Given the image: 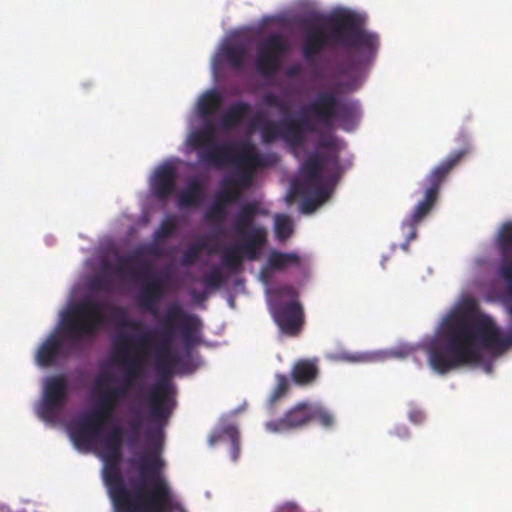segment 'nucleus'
<instances>
[{"instance_id":"f257e3e1","label":"nucleus","mask_w":512,"mask_h":512,"mask_svg":"<svg viewBox=\"0 0 512 512\" xmlns=\"http://www.w3.org/2000/svg\"><path fill=\"white\" fill-rule=\"evenodd\" d=\"M148 404L153 424L146 432L149 450L138 461V477L124 480L120 469L122 454L102 457L103 479L114 512H185L174 501L171 488L161 474L165 466L161 458L163 429L173 409L168 380H161L150 389Z\"/></svg>"},{"instance_id":"f03ea898","label":"nucleus","mask_w":512,"mask_h":512,"mask_svg":"<svg viewBox=\"0 0 512 512\" xmlns=\"http://www.w3.org/2000/svg\"><path fill=\"white\" fill-rule=\"evenodd\" d=\"M105 309L111 313L114 322L120 327L136 331L141 329L142 324L129 319L123 307L106 305L95 299L85 298L73 304L62 316L60 334L68 340V345L64 346L55 333L50 334L37 350L36 362L38 365L41 367L53 366L58 358L67 357L70 351L81 343L93 340L106 323L103 313Z\"/></svg>"},{"instance_id":"7ed1b4c3","label":"nucleus","mask_w":512,"mask_h":512,"mask_svg":"<svg viewBox=\"0 0 512 512\" xmlns=\"http://www.w3.org/2000/svg\"><path fill=\"white\" fill-rule=\"evenodd\" d=\"M328 30L310 27L302 43V55L313 61L330 46L341 47L347 54L348 70H356L369 64L375 57L379 39L366 31L361 19L353 12L338 11L327 18Z\"/></svg>"},{"instance_id":"20e7f679","label":"nucleus","mask_w":512,"mask_h":512,"mask_svg":"<svg viewBox=\"0 0 512 512\" xmlns=\"http://www.w3.org/2000/svg\"><path fill=\"white\" fill-rule=\"evenodd\" d=\"M162 255L161 248L155 244H145L136 247L127 256L118 258L114 269L122 276H129L133 281L142 283L137 294L138 305L156 315L158 306L165 293L164 279L155 274L152 264L143 260L144 256L159 258Z\"/></svg>"},{"instance_id":"39448f33","label":"nucleus","mask_w":512,"mask_h":512,"mask_svg":"<svg viewBox=\"0 0 512 512\" xmlns=\"http://www.w3.org/2000/svg\"><path fill=\"white\" fill-rule=\"evenodd\" d=\"M178 327L186 346L197 342L196 332L200 320L196 315L185 312L179 304H173L166 310L162 319V329L159 331L161 340L156 355V368L166 378L173 374L174 368L180 363L179 354L172 348L171 342Z\"/></svg>"},{"instance_id":"423d86ee","label":"nucleus","mask_w":512,"mask_h":512,"mask_svg":"<svg viewBox=\"0 0 512 512\" xmlns=\"http://www.w3.org/2000/svg\"><path fill=\"white\" fill-rule=\"evenodd\" d=\"M306 114L315 125L331 128L335 122L351 131L360 118L359 105L350 99H340L333 91L322 90L305 107Z\"/></svg>"},{"instance_id":"0eeeda50","label":"nucleus","mask_w":512,"mask_h":512,"mask_svg":"<svg viewBox=\"0 0 512 512\" xmlns=\"http://www.w3.org/2000/svg\"><path fill=\"white\" fill-rule=\"evenodd\" d=\"M470 151V146L465 145L460 150L451 152L423 179L421 185L424 197L416 204L409 219L403 223V226L410 230L408 240L416 237V225L432 211L439 198L440 188L447 176Z\"/></svg>"},{"instance_id":"6e6552de","label":"nucleus","mask_w":512,"mask_h":512,"mask_svg":"<svg viewBox=\"0 0 512 512\" xmlns=\"http://www.w3.org/2000/svg\"><path fill=\"white\" fill-rule=\"evenodd\" d=\"M150 344L148 333L132 335L118 334L112 342L114 359L124 368L123 384L127 392L134 386H139L143 380V364L145 353Z\"/></svg>"},{"instance_id":"1a4fd4ad","label":"nucleus","mask_w":512,"mask_h":512,"mask_svg":"<svg viewBox=\"0 0 512 512\" xmlns=\"http://www.w3.org/2000/svg\"><path fill=\"white\" fill-rule=\"evenodd\" d=\"M189 146L198 151L201 162L215 167H222L231 160V152L237 145L219 143L216 139V127L206 121L199 129L192 131L187 140Z\"/></svg>"},{"instance_id":"9d476101","label":"nucleus","mask_w":512,"mask_h":512,"mask_svg":"<svg viewBox=\"0 0 512 512\" xmlns=\"http://www.w3.org/2000/svg\"><path fill=\"white\" fill-rule=\"evenodd\" d=\"M289 51V45L283 35L270 34L257 47L255 67L265 77L273 76L281 66V62Z\"/></svg>"},{"instance_id":"9b49d317","label":"nucleus","mask_w":512,"mask_h":512,"mask_svg":"<svg viewBox=\"0 0 512 512\" xmlns=\"http://www.w3.org/2000/svg\"><path fill=\"white\" fill-rule=\"evenodd\" d=\"M235 150L238 151V155L234 158L231 156L229 162H233L241 168V171L235 178L224 179L222 187L238 189L240 193L241 189L248 188L251 185L254 170L258 167H264L266 163L263 156L256 152L254 146L250 143L237 145Z\"/></svg>"},{"instance_id":"f8f14e48","label":"nucleus","mask_w":512,"mask_h":512,"mask_svg":"<svg viewBox=\"0 0 512 512\" xmlns=\"http://www.w3.org/2000/svg\"><path fill=\"white\" fill-rule=\"evenodd\" d=\"M68 400V383L63 375L46 379L43 398L38 408L39 417L47 422H54Z\"/></svg>"},{"instance_id":"ddd939ff","label":"nucleus","mask_w":512,"mask_h":512,"mask_svg":"<svg viewBox=\"0 0 512 512\" xmlns=\"http://www.w3.org/2000/svg\"><path fill=\"white\" fill-rule=\"evenodd\" d=\"M111 423L96 411L81 416L70 427V436L79 449H88L100 437L103 429Z\"/></svg>"},{"instance_id":"4468645a","label":"nucleus","mask_w":512,"mask_h":512,"mask_svg":"<svg viewBox=\"0 0 512 512\" xmlns=\"http://www.w3.org/2000/svg\"><path fill=\"white\" fill-rule=\"evenodd\" d=\"M325 163L337 169L339 164L337 154L332 152L327 154L325 157H321L317 154L307 157L301 166V171L305 176V179L301 183L293 184L292 192L294 194H306L308 186H316L321 183L322 171Z\"/></svg>"},{"instance_id":"2eb2a0df","label":"nucleus","mask_w":512,"mask_h":512,"mask_svg":"<svg viewBox=\"0 0 512 512\" xmlns=\"http://www.w3.org/2000/svg\"><path fill=\"white\" fill-rule=\"evenodd\" d=\"M273 316L280 330L288 336H297L304 324L302 305L295 300L273 308Z\"/></svg>"},{"instance_id":"dca6fc26","label":"nucleus","mask_w":512,"mask_h":512,"mask_svg":"<svg viewBox=\"0 0 512 512\" xmlns=\"http://www.w3.org/2000/svg\"><path fill=\"white\" fill-rule=\"evenodd\" d=\"M309 423V404L301 402L286 411L282 417L267 421L265 428L271 433H283L300 429Z\"/></svg>"},{"instance_id":"f3484780","label":"nucleus","mask_w":512,"mask_h":512,"mask_svg":"<svg viewBox=\"0 0 512 512\" xmlns=\"http://www.w3.org/2000/svg\"><path fill=\"white\" fill-rule=\"evenodd\" d=\"M283 140L293 146L299 147L306 141L307 134L316 130V125L308 115L296 118H283Z\"/></svg>"},{"instance_id":"a211bd4d","label":"nucleus","mask_w":512,"mask_h":512,"mask_svg":"<svg viewBox=\"0 0 512 512\" xmlns=\"http://www.w3.org/2000/svg\"><path fill=\"white\" fill-rule=\"evenodd\" d=\"M266 214L267 211L263 209L260 203L256 200L243 204L233 219V228L235 233L238 236H244L246 235V232L253 227H260L259 225H254L255 218L258 215Z\"/></svg>"},{"instance_id":"6ab92c4d","label":"nucleus","mask_w":512,"mask_h":512,"mask_svg":"<svg viewBox=\"0 0 512 512\" xmlns=\"http://www.w3.org/2000/svg\"><path fill=\"white\" fill-rule=\"evenodd\" d=\"M127 392V387L111 386L106 388L97 401L96 411L98 414L107 419L111 424L114 422V413L117 405L123 400Z\"/></svg>"},{"instance_id":"aec40b11","label":"nucleus","mask_w":512,"mask_h":512,"mask_svg":"<svg viewBox=\"0 0 512 512\" xmlns=\"http://www.w3.org/2000/svg\"><path fill=\"white\" fill-rule=\"evenodd\" d=\"M176 185V170L171 165L160 166L154 173L151 188L159 200H166L173 193Z\"/></svg>"},{"instance_id":"412c9836","label":"nucleus","mask_w":512,"mask_h":512,"mask_svg":"<svg viewBox=\"0 0 512 512\" xmlns=\"http://www.w3.org/2000/svg\"><path fill=\"white\" fill-rule=\"evenodd\" d=\"M239 198L238 189L222 187L217 193L214 203L205 213V220L211 223H223L226 218V206L236 202Z\"/></svg>"},{"instance_id":"4be33fe9","label":"nucleus","mask_w":512,"mask_h":512,"mask_svg":"<svg viewBox=\"0 0 512 512\" xmlns=\"http://www.w3.org/2000/svg\"><path fill=\"white\" fill-rule=\"evenodd\" d=\"M242 243L237 244L242 254L249 261H256L259 258L261 248L267 242V231L265 227H253L246 235Z\"/></svg>"},{"instance_id":"5701e85b","label":"nucleus","mask_w":512,"mask_h":512,"mask_svg":"<svg viewBox=\"0 0 512 512\" xmlns=\"http://www.w3.org/2000/svg\"><path fill=\"white\" fill-rule=\"evenodd\" d=\"M318 373L319 369L315 360L301 359L294 364L291 377L293 382L298 385H308L316 380Z\"/></svg>"},{"instance_id":"b1692460","label":"nucleus","mask_w":512,"mask_h":512,"mask_svg":"<svg viewBox=\"0 0 512 512\" xmlns=\"http://www.w3.org/2000/svg\"><path fill=\"white\" fill-rule=\"evenodd\" d=\"M250 112V105L244 101L233 103L221 116L222 128L230 129L238 126Z\"/></svg>"},{"instance_id":"393cba45","label":"nucleus","mask_w":512,"mask_h":512,"mask_svg":"<svg viewBox=\"0 0 512 512\" xmlns=\"http://www.w3.org/2000/svg\"><path fill=\"white\" fill-rule=\"evenodd\" d=\"M223 97L217 90L205 92L198 100L197 108L203 119H208L217 113L222 105Z\"/></svg>"},{"instance_id":"a878e982","label":"nucleus","mask_w":512,"mask_h":512,"mask_svg":"<svg viewBox=\"0 0 512 512\" xmlns=\"http://www.w3.org/2000/svg\"><path fill=\"white\" fill-rule=\"evenodd\" d=\"M246 55L247 49L241 43L227 44L221 49L222 59L234 70L242 69Z\"/></svg>"},{"instance_id":"bb28decb","label":"nucleus","mask_w":512,"mask_h":512,"mask_svg":"<svg viewBox=\"0 0 512 512\" xmlns=\"http://www.w3.org/2000/svg\"><path fill=\"white\" fill-rule=\"evenodd\" d=\"M204 197V187L199 180L188 182L187 188L178 197L179 206L182 208L195 207L199 205Z\"/></svg>"},{"instance_id":"cd10ccee","label":"nucleus","mask_w":512,"mask_h":512,"mask_svg":"<svg viewBox=\"0 0 512 512\" xmlns=\"http://www.w3.org/2000/svg\"><path fill=\"white\" fill-rule=\"evenodd\" d=\"M300 257L294 252H270L267 258V266L271 270L282 271L290 266H298Z\"/></svg>"},{"instance_id":"c85d7f7f","label":"nucleus","mask_w":512,"mask_h":512,"mask_svg":"<svg viewBox=\"0 0 512 512\" xmlns=\"http://www.w3.org/2000/svg\"><path fill=\"white\" fill-rule=\"evenodd\" d=\"M244 259L237 244L226 248L221 257L222 265L233 273L241 271Z\"/></svg>"},{"instance_id":"c756f323","label":"nucleus","mask_w":512,"mask_h":512,"mask_svg":"<svg viewBox=\"0 0 512 512\" xmlns=\"http://www.w3.org/2000/svg\"><path fill=\"white\" fill-rule=\"evenodd\" d=\"M310 422L316 421L324 428H331L335 423L334 414L322 405L309 404Z\"/></svg>"},{"instance_id":"7c9ffc66","label":"nucleus","mask_w":512,"mask_h":512,"mask_svg":"<svg viewBox=\"0 0 512 512\" xmlns=\"http://www.w3.org/2000/svg\"><path fill=\"white\" fill-rule=\"evenodd\" d=\"M260 134L265 144H271L279 138L283 140L282 121H266L260 127Z\"/></svg>"},{"instance_id":"2f4dec72","label":"nucleus","mask_w":512,"mask_h":512,"mask_svg":"<svg viewBox=\"0 0 512 512\" xmlns=\"http://www.w3.org/2000/svg\"><path fill=\"white\" fill-rule=\"evenodd\" d=\"M293 233V223L291 218L285 214H277L275 216V234L276 237L284 241Z\"/></svg>"},{"instance_id":"473e14b6","label":"nucleus","mask_w":512,"mask_h":512,"mask_svg":"<svg viewBox=\"0 0 512 512\" xmlns=\"http://www.w3.org/2000/svg\"><path fill=\"white\" fill-rule=\"evenodd\" d=\"M205 249H207V243L205 241L193 243L183 252L181 264L183 266L193 265L199 258L200 253Z\"/></svg>"},{"instance_id":"72a5a7b5","label":"nucleus","mask_w":512,"mask_h":512,"mask_svg":"<svg viewBox=\"0 0 512 512\" xmlns=\"http://www.w3.org/2000/svg\"><path fill=\"white\" fill-rule=\"evenodd\" d=\"M201 282L207 289L217 290L224 284L225 277L219 267H214L202 276Z\"/></svg>"},{"instance_id":"f704fd0d","label":"nucleus","mask_w":512,"mask_h":512,"mask_svg":"<svg viewBox=\"0 0 512 512\" xmlns=\"http://www.w3.org/2000/svg\"><path fill=\"white\" fill-rule=\"evenodd\" d=\"M223 434L231 442L230 456L233 461H237L240 455V434L238 429L233 425L223 428Z\"/></svg>"},{"instance_id":"c9c22d12","label":"nucleus","mask_w":512,"mask_h":512,"mask_svg":"<svg viewBox=\"0 0 512 512\" xmlns=\"http://www.w3.org/2000/svg\"><path fill=\"white\" fill-rule=\"evenodd\" d=\"M178 224L175 216H170L163 220L159 228L154 233V240L160 241L172 236L177 230Z\"/></svg>"},{"instance_id":"e433bc0d","label":"nucleus","mask_w":512,"mask_h":512,"mask_svg":"<svg viewBox=\"0 0 512 512\" xmlns=\"http://www.w3.org/2000/svg\"><path fill=\"white\" fill-rule=\"evenodd\" d=\"M289 390V380L286 375H276V386L270 396L269 403L272 407L280 398H282Z\"/></svg>"},{"instance_id":"4c0bfd02","label":"nucleus","mask_w":512,"mask_h":512,"mask_svg":"<svg viewBox=\"0 0 512 512\" xmlns=\"http://www.w3.org/2000/svg\"><path fill=\"white\" fill-rule=\"evenodd\" d=\"M142 416L137 413L136 411H133V417L129 421V428L130 432L127 437V443L130 446L135 445L139 440V431L142 425Z\"/></svg>"},{"instance_id":"58836bf2","label":"nucleus","mask_w":512,"mask_h":512,"mask_svg":"<svg viewBox=\"0 0 512 512\" xmlns=\"http://www.w3.org/2000/svg\"><path fill=\"white\" fill-rule=\"evenodd\" d=\"M308 194L315 198L318 203H320V205L327 201L330 197L329 189L321 186V183L316 186H308Z\"/></svg>"},{"instance_id":"ea45409f","label":"nucleus","mask_w":512,"mask_h":512,"mask_svg":"<svg viewBox=\"0 0 512 512\" xmlns=\"http://www.w3.org/2000/svg\"><path fill=\"white\" fill-rule=\"evenodd\" d=\"M263 103L267 107L277 108L281 111H284L286 109L285 102L277 94L273 92H267L266 94H264Z\"/></svg>"},{"instance_id":"a19ab883","label":"nucleus","mask_w":512,"mask_h":512,"mask_svg":"<svg viewBox=\"0 0 512 512\" xmlns=\"http://www.w3.org/2000/svg\"><path fill=\"white\" fill-rule=\"evenodd\" d=\"M298 196L303 197V201L301 203V210L304 213H312L314 212L317 207L320 206V203L313 198L308 192L306 194H297Z\"/></svg>"},{"instance_id":"79ce46f5","label":"nucleus","mask_w":512,"mask_h":512,"mask_svg":"<svg viewBox=\"0 0 512 512\" xmlns=\"http://www.w3.org/2000/svg\"><path fill=\"white\" fill-rule=\"evenodd\" d=\"M122 435H123L122 428L119 426H113L109 430L108 434L103 439V441L107 442V443H118L122 446Z\"/></svg>"},{"instance_id":"37998d69","label":"nucleus","mask_w":512,"mask_h":512,"mask_svg":"<svg viewBox=\"0 0 512 512\" xmlns=\"http://www.w3.org/2000/svg\"><path fill=\"white\" fill-rule=\"evenodd\" d=\"M122 446L118 443H107L103 441L101 457L104 455H121Z\"/></svg>"},{"instance_id":"c03bdc74","label":"nucleus","mask_w":512,"mask_h":512,"mask_svg":"<svg viewBox=\"0 0 512 512\" xmlns=\"http://www.w3.org/2000/svg\"><path fill=\"white\" fill-rule=\"evenodd\" d=\"M108 286V282L105 278L103 277H95L93 278L90 283H89V288L91 290H105Z\"/></svg>"},{"instance_id":"a18cd8bd","label":"nucleus","mask_w":512,"mask_h":512,"mask_svg":"<svg viewBox=\"0 0 512 512\" xmlns=\"http://www.w3.org/2000/svg\"><path fill=\"white\" fill-rule=\"evenodd\" d=\"M409 419L415 423L419 424L422 423L425 419V415L421 410H412L409 413Z\"/></svg>"},{"instance_id":"49530a36","label":"nucleus","mask_w":512,"mask_h":512,"mask_svg":"<svg viewBox=\"0 0 512 512\" xmlns=\"http://www.w3.org/2000/svg\"><path fill=\"white\" fill-rule=\"evenodd\" d=\"M190 295H191L193 301L196 302V303H201V302H203V301H205L207 299V292L206 291L199 292L197 290H192L190 292Z\"/></svg>"},{"instance_id":"de8ad7c7","label":"nucleus","mask_w":512,"mask_h":512,"mask_svg":"<svg viewBox=\"0 0 512 512\" xmlns=\"http://www.w3.org/2000/svg\"><path fill=\"white\" fill-rule=\"evenodd\" d=\"M300 72H301V67L297 64L288 67L286 70V74L290 78L296 77L297 75H299Z\"/></svg>"},{"instance_id":"09e8293b","label":"nucleus","mask_w":512,"mask_h":512,"mask_svg":"<svg viewBox=\"0 0 512 512\" xmlns=\"http://www.w3.org/2000/svg\"><path fill=\"white\" fill-rule=\"evenodd\" d=\"M278 512H302L300 508L294 504L283 505Z\"/></svg>"},{"instance_id":"8fccbe9b","label":"nucleus","mask_w":512,"mask_h":512,"mask_svg":"<svg viewBox=\"0 0 512 512\" xmlns=\"http://www.w3.org/2000/svg\"><path fill=\"white\" fill-rule=\"evenodd\" d=\"M224 437H226V435L223 434L222 430L220 434L210 436L209 443L210 445H214L218 441L222 440Z\"/></svg>"},{"instance_id":"3c124183","label":"nucleus","mask_w":512,"mask_h":512,"mask_svg":"<svg viewBox=\"0 0 512 512\" xmlns=\"http://www.w3.org/2000/svg\"><path fill=\"white\" fill-rule=\"evenodd\" d=\"M332 145H333V143L331 140H322L320 142L321 147L330 148V147H332Z\"/></svg>"},{"instance_id":"603ef678","label":"nucleus","mask_w":512,"mask_h":512,"mask_svg":"<svg viewBox=\"0 0 512 512\" xmlns=\"http://www.w3.org/2000/svg\"><path fill=\"white\" fill-rule=\"evenodd\" d=\"M283 291L286 292L288 295L295 296V291L292 287H284Z\"/></svg>"},{"instance_id":"864d4df0","label":"nucleus","mask_w":512,"mask_h":512,"mask_svg":"<svg viewBox=\"0 0 512 512\" xmlns=\"http://www.w3.org/2000/svg\"><path fill=\"white\" fill-rule=\"evenodd\" d=\"M95 384H96V387H100V380H99V379H97V380H96V382H95Z\"/></svg>"},{"instance_id":"5fc2aeb1","label":"nucleus","mask_w":512,"mask_h":512,"mask_svg":"<svg viewBox=\"0 0 512 512\" xmlns=\"http://www.w3.org/2000/svg\"><path fill=\"white\" fill-rule=\"evenodd\" d=\"M129 463H130L131 465H133L134 463H136V460H135V459H130V460H129Z\"/></svg>"}]
</instances>
